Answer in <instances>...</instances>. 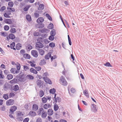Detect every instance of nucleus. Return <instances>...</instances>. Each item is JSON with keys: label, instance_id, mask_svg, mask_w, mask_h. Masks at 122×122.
I'll list each match as a JSON object with an SVG mask.
<instances>
[{"label": "nucleus", "instance_id": "864d4df0", "mask_svg": "<svg viewBox=\"0 0 122 122\" xmlns=\"http://www.w3.org/2000/svg\"><path fill=\"white\" fill-rule=\"evenodd\" d=\"M68 37L69 45L70 46H71V39L69 35H68Z\"/></svg>", "mask_w": 122, "mask_h": 122}, {"label": "nucleus", "instance_id": "6e6552de", "mask_svg": "<svg viewBox=\"0 0 122 122\" xmlns=\"http://www.w3.org/2000/svg\"><path fill=\"white\" fill-rule=\"evenodd\" d=\"M43 79L45 82L47 83L50 84H51L52 83L51 80L47 77H43Z\"/></svg>", "mask_w": 122, "mask_h": 122}, {"label": "nucleus", "instance_id": "e2e57ef3", "mask_svg": "<svg viewBox=\"0 0 122 122\" xmlns=\"http://www.w3.org/2000/svg\"><path fill=\"white\" fill-rule=\"evenodd\" d=\"M48 74L47 72H46L43 74V77H47L48 76Z\"/></svg>", "mask_w": 122, "mask_h": 122}, {"label": "nucleus", "instance_id": "f3484780", "mask_svg": "<svg viewBox=\"0 0 122 122\" xmlns=\"http://www.w3.org/2000/svg\"><path fill=\"white\" fill-rule=\"evenodd\" d=\"M61 98L59 97H57L55 99H54L53 103H54L55 102V103H56L57 102H61Z\"/></svg>", "mask_w": 122, "mask_h": 122}, {"label": "nucleus", "instance_id": "2eb2a0df", "mask_svg": "<svg viewBox=\"0 0 122 122\" xmlns=\"http://www.w3.org/2000/svg\"><path fill=\"white\" fill-rule=\"evenodd\" d=\"M38 51L39 54L41 56H43L45 53V51L44 50L42 49L38 48L37 49Z\"/></svg>", "mask_w": 122, "mask_h": 122}, {"label": "nucleus", "instance_id": "3c124183", "mask_svg": "<svg viewBox=\"0 0 122 122\" xmlns=\"http://www.w3.org/2000/svg\"><path fill=\"white\" fill-rule=\"evenodd\" d=\"M30 7V6H26L24 8L23 10L25 11H27L28 10Z\"/></svg>", "mask_w": 122, "mask_h": 122}, {"label": "nucleus", "instance_id": "f704fd0d", "mask_svg": "<svg viewBox=\"0 0 122 122\" xmlns=\"http://www.w3.org/2000/svg\"><path fill=\"white\" fill-rule=\"evenodd\" d=\"M24 57L27 59H30V55L27 54H25L24 55Z\"/></svg>", "mask_w": 122, "mask_h": 122}, {"label": "nucleus", "instance_id": "603ef678", "mask_svg": "<svg viewBox=\"0 0 122 122\" xmlns=\"http://www.w3.org/2000/svg\"><path fill=\"white\" fill-rule=\"evenodd\" d=\"M54 36L53 35H51L49 37V39L50 41H53L54 39Z\"/></svg>", "mask_w": 122, "mask_h": 122}, {"label": "nucleus", "instance_id": "5fc2aeb1", "mask_svg": "<svg viewBox=\"0 0 122 122\" xmlns=\"http://www.w3.org/2000/svg\"><path fill=\"white\" fill-rule=\"evenodd\" d=\"M10 15V14H9V15H8L6 13H5L4 14V16L6 18H10V16H9V15Z\"/></svg>", "mask_w": 122, "mask_h": 122}, {"label": "nucleus", "instance_id": "58836bf2", "mask_svg": "<svg viewBox=\"0 0 122 122\" xmlns=\"http://www.w3.org/2000/svg\"><path fill=\"white\" fill-rule=\"evenodd\" d=\"M48 28L49 29H52L53 28V25L52 23H51L48 26Z\"/></svg>", "mask_w": 122, "mask_h": 122}, {"label": "nucleus", "instance_id": "dca6fc26", "mask_svg": "<svg viewBox=\"0 0 122 122\" xmlns=\"http://www.w3.org/2000/svg\"><path fill=\"white\" fill-rule=\"evenodd\" d=\"M47 115V112H45L44 111H43L41 113L42 117L43 118H45L46 117Z\"/></svg>", "mask_w": 122, "mask_h": 122}, {"label": "nucleus", "instance_id": "a211bd4d", "mask_svg": "<svg viewBox=\"0 0 122 122\" xmlns=\"http://www.w3.org/2000/svg\"><path fill=\"white\" fill-rule=\"evenodd\" d=\"M4 21L5 23L8 24H10L12 23L11 20L10 19H7L5 18Z\"/></svg>", "mask_w": 122, "mask_h": 122}, {"label": "nucleus", "instance_id": "423d86ee", "mask_svg": "<svg viewBox=\"0 0 122 122\" xmlns=\"http://www.w3.org/2000/svg\"><path fill=\"white\" fill-rule=\"evenodd\" d=\"M43 44L41 42H36V48H42L44 47Z\"/></svg>", "mask_w": 122, "mask_h": 122}, {"label": "nucleus", "instance_id": "6e6d98bb", "mask_svg": "<svg viewBox=\"0 0 122 122\" xmlns=\"http://www.w3.org/2000/svg\"><path fill=\"white\" fill-rule=\"evenodd\" d=\"M7 9L8 10L9 9L11 10L10 11H11L14 12L15 11V9L14 8H9V7H8L7 8Z\"/></svg>", "mask_w": 122, "mask_h": 122}, {"label": "nucleus", "instance_id": "052dcab7", "mask_svg": "<svg viewBox=\"0 0 122 122\" xmlns=\"http://www.w3.org/2000/svg\"><path fill=\"white\" fill-rule=\"evenodd\" d=\"M1 35L5 37H6L7 35V34L6 33H5L4 32H1L0 33Z\"/></svg>", "mask_w": 122, "mask_h": 122}, {"label": "nucleus", "instance_id": "0eeeda50", "mask_svg": "<svg viewBox=\"0 0 122 122\" xmlns=\"http://www.w3.org/2000/svg\"><path fill=\"white\" fill-rule=\"evenodd\" d=\"M17 108L16 106H13L10 108V111L9 112L10 113L14 114V112L17 109Z\"/></svg>", "mask_w": 122, "mask_h": 122}, {"label": "nucleus", "instance_id": "7ed1b4c3", "mask_svg": "<svg viewBox=\"0 0 122 122\" xmlns=\"http://www.w3.org/2000/svg\"><path fill=\"white\" fill-rule=\"evenodd\" d=\"M12 87V86L11 85L6 82L5 83L3 89L4 91H6L9 89L11 88Z\"/></svg>", "mask_w": 122, "mask_h": 122}, {"label": "nucleus", "instance_id": "79ce46f5", "mask_svg": "<svg viewBox=\"0 0 122 122\" xmlns=\"http://www.w3.org/2000/svg\"><path fill=\"white\" fill-rule=\"evenodd\" d=\"M50 34L51 35H52L54 36H55L56 34V32L55 30L54 29H53L51 31Z\"/></svg>", "mask_w": 122, "mask_h": 122}, {"label": "nucleus", "instance_id": "37998d69", "mask_svg": "<svg viewBox=\"0 0 122 122\" xmlns=\"http://www.w3.org/2000/svg\"><path fill=\"white\" fill-rule=\"evenodd\" d=\"M37 25L38 26V28H42L44 27V24L43 23H41L38 24Z\"/></svg>", "mask_w": 122, "mask_h": 122}, {"label": "nucleus", "instance_id": "9b49d317", "mask_svg": "<svg viewBox=\"0 0 122 122\" xmlns=\"http://www.w3.org/2000/svg\"><path fill=\"white\" fill-rule=\"evenodd\" d=\"M18 80L16 77L10 81V83L12 84L17 83L19 82Z\"/></svg>", "mask_w": 122, "mask_h": 122}, {"label": "nucleus", "instance_id": "20e7f679", "mask_svg": "<svg viewBox=\"0 0 122 122\" xmlns=\"http://www.w3.org/2000/svg\"><path fill=\"white\" fill-rule=\"evenodd\" d=\"M91 110L92 112L94 113L97 112V111L98 108L96 105L94 104H92L91 107Z\"/></svg>", "mask_w": 122, "mask_h": 122}, {"label": "nucleus", "instance_id": "393cba45", "mask_svg": "<svg viewBox=\"0 0 122 122\" xmlns=\"http://www.w3.org/2000/svg\"><path fill=\"white\" fill-rule=\"evenodd\" d=\"M30 72L33 73L35 74H37V71L33 68H30Z\"/></svg>", "mask_w": 122, "mask_h": 122}, {"label": "nucleus", "instance_id": "49530a36", "mask_svg": "<svg viewBox=\"0 0 122 122\" xmlns=\"http://www.w3.org/2000/svg\"><path fill=\"white\" fill-rule=\"evenodd\" d=\"M43 38L42 37H38L37 39V42H42L43 40L42 39Z\"/></svg>", "mask_w": 122, "mask_h": 122}, {"label": "nucleus", "instance_id": "1a4fd4ad", "mask_svg": "<svg viewBox=\"0 0 122 122\" xmlns=\"http://www.w3.org/2000/svg\"><path fill=\"white\" fill-rule=\"evenodd\" d=\"M32 55L34 57L37 58L38 57V54L37 51L36 50H32L31 52Z\"/></svg>", "mask_w": 122, "mask_h": 122}, {"label": "nucleus", "instance_id": "5701e85b", "mask_svg": "<svg viewBox=\"0 0 122 122\" xmlns=\"http://www.w3.org/2000/svg\"><path fill=\"white\" fill-rule=\"evenodd\" d=\"M46 63V60L45 59H43L41 60L39 63V65L40 66H42L45 65Z\"/></svg>", "mask_w": 122, "mask_h": 122}, {"label": "nucleus", "instance_id": "f03ea898", "mask_svg": "<svg viewBox=\"0 0 122 122\" xmlns=\"http://www.w3.org/2000/svg\"><path fill=\"white\" fill-rule=\"evenodd\" d=\"M60 82L62 85L66 86L67 84V82L66 80L65 77L63 76H61L60 79Z\"/></svg>", "mask_w": 122, "mask_h": 122}, {"label": "nucleus", "instance_id": "bb28decb", "mask_svg": "<svg viewBox=\"0 0 122 122\" xmlns=\"http://www.w3.org/2000/svg\"><path fill=\"white\" fill-rule=\"evenodd\" d=\"M44 8V5L43 4H40L38 8V9L39 10H43Z\"/></svg>", "mask_w": 122, "mask_h": 122}, {"label": "nucleus", "instance_id": "4c0bfd02", "mask_svg": "<svg viewBox=\"0 0 122 122\" xmlns=\"http://www.w3.org/2000/svg\"><path fill=\"white\" fill-rule=\"evenodd\" d=\"M56 90L55 89L53 88L51 89L50 90V93L51 94H54L56 92Z\"/></svg>", "mask_w": 122, "mask_h": 122}, {"label": "nucleus", "instance_id": "bf43d9fd", "mask_svg": "<svg viewBox=\"0 0 122 122\" xmlns=\"http://www.w3.org/2000/svg\"><path fill=\"white\" fill-rule=\"evenodd\" d=\"M43 111V109L42 108H41L39 109V111L38 112V114L39 115H41V112L42 111Z\"/></svg>", "mask_w": 122, "mask_h": 122}, {"label": "nucleus", "instance_id": "f257e3e1", "mask_svg": "<svg viewBox=\"0 0 122 122\" xmlns=\"http://www.w3.org/2000/svg\"><path fill=\"white\" fill-rule=\"evenodd\" d=\"M17 77L19 81L24 82L26 80V78L25 77V75L24 74H21V73H20L19 75L17 76Z\"/></svg>", "mask_w": 122, "mask_h": 122}, {"label": "nucleus", "instance_id": "338daca9", "mask_svg": "<svg viewBox=\"0 0 122 122\" xmlns=\"http://www.w3.org/2000/svg\"><path fill=\"white\" fill-rule=\"evenodd\" d=\"M4 30L6 31L8 30L9 28V26L7 25H5L4 26Z\"/></svg>", "mask_w": 122, "mask_h": 122}, {"label": "nucleus", "instance_id": "f8f14e48", "mask_svg": "<svg viewBox=\"0 0 122 122\" xmlns=\"http://www.w3.org/2000/svg\"><path fill=\"white\" fill-rule=\"evenodd\" d=\"M11 72L14 74H18L19 73V71L17 70L15 68H12L10 70Z\"/></svg>", "mask_w": 122, "mask_h": 122}, {"label": "nucleus", "instance_id": "cd10ccee", "mask_svg": "<svg viewBox=\"0 0 122 122\" xmlns=\"http://www.w3.org/2000/svg\"><path fill=\"white\" fill-rule=\"evenodd\" d=\"M51 56V53H49L45 56V58L46 60H48L49 59L50 57Z\"/></svg>", "mask_w": 122, "mask_h": 122}, {"label": "nucleus", "instance_id": "4d7b16f0", "mask_svg": "<svg viewBox=\"0 0 122 122\" xmlns=\"http://www.w3.org/2000/svg\"><path fill=\"white\" fill-rule=\"evenodd\" d=\"M10 45L11 48L12 49L13 48H14L15 46V43L14 42H13L10 44Z\"/></svg>", "mask_w": 122, "mask_h": 122}, {"label": "nucleus", "instance_id": "4be33fe9", "mask_svg": "<svg viewBox=\"0 0 122 122\" xmlns=\"http://www.w3.org/2000/svg\"><path fill=\"white\" fill-rule=\"evenodd\" d=\"M39 30L41 33L47 32L48 31V29L45 28H44L42 29H40Z\"/></svg>", "mask_w": 122, "mask_h": 122}, {"label": "nucleus", "instance_id": "9d476101", "mask_svg": "<svg viewBox=\"0 0 122 122\" xmlns=\"http://www.w3.org/2000/svg\"><path fill=\"white\" fill-rule=\"evenodd\" d=\"M43 83L44 81L40 80H37L36 81L37 85L39 87H41V86H43Z\"/></svg>", "mask_w": 122, "mask_h": 122}, {"label": "nucleus", "instance_id": "c03bdc74", "mask_svg": "<svg viewBox=\"0 0 122 122\" xmlns=\"http://www.w3.org/2000/svg\"><path fill=\"white\" fill-rule=\"evenodd\" d=\"M46 16L48 18V19L50 20L51 21L52 20L51 17L48 14H46Z\"/></svg>", "mask_w": 122, "mask_h": 122}, {"label": "nucleus", "instance_id": "774afa93", "mask_svg": "<svg viewBox=\"0 0 122 122\" xmlns=\"http://www.w3.org/2000/svg\"><path fill=\"white\" fill-rule=\"evenodd\" d=\"M29 63L30 64V66L32 67H35L36 65L35 64H34L31 61H30Z\"/></svg>", "mask_w": 122, "mask_h": 122}, {"label": "nucleus", "instance_id": "c9c22d12", "mask_svg": "<svg viewBox=\"0 0 122 122\" xmlns=\"http://www.w3.org/2000/svg\"><path fill=\"white\" fill-rule=\"evenodd\" d=\"M13 77V76L11 74L8 75L7 76V79L8 80H10L12 79Z\"/></svg>", "mask_w": 122, "mask_h": 122}, {"label": "nucleus", "instance_id": "aec40b11", "mask_svg": "<svg viewBox=\"0 0 122 122\" xmlns=\"http://www.w3.org/2000/svg\"><path fill=\"white\" fill-rule=\"evenodd\" d=\"M53 110L52 109H49L47 111L48 114L49 116L52 115L53 114Z\"/></svg>", "mask_w": 122, "mask_h": 122}, {"label": "nucleus", "instance_id": "c756f323", "mask_svg": "<svg viewBox=\"0 0 122 122\" xmlns=\"http://www.w3.org/2000/svg\"><path fill=\"white\" fill-rule=\"evenodd\" d=\"M26 20L28 21H30L31 20V18L30 16L29 15H27L26 16Z\"/></svg>", "mask_w": 122, "mask_h": 122}, {"label": "nucleus", "instance_id": "7c9ffc66", "mask_svg": "<svg viewBox=\"0 0 122 122\" xmlns=\"http://www.w3.org/2000/svg\"><path fill=\"white\" fill-rule=\"evenodd\" d=\"M32 48V46L30 44H28L26 47V49L28 51H30Z\"/></svg>", "mask_w": 122, "mask_h": 122}, {"label": "nucleus", "instance_id": "a19ab883", "mask_svg": "<svg viewBox=\"0 0 122 122\" xmlns=\"http://www.w3.org/2000/svg\"><path fill=\"white\" fill-rule=\"evenodd\" d=\"M23 116H17V119L19 121H22L23 120Z\"/></svg>", "mask_w": 122, "mask_h": 122}, {"label": "nucleus", "instance_id": "a18cd8bd", "mask_svg": "<svg viewBox=\"0 0 122 122\" xmlns=\"http://www.w3.org/2000/svg\"><path fill=\"white\" fill-rule=\"evenodd\" d=\"M3 97L5 100H7L8 98V94H4L3 95Z\"/></svg>", "mask_w": 122, "mask_h": 122}, {"label": "nucleus", "instance_id": "09e8293b", "mask_svg": "<svg viewBox=\"0 0 122 122\" xmlns=\"http://www.w3.org/2000/svg\"><path fill=\"white\" fill-rule=\"evenodd\" d=\"M42 101L44 103H45L47 101V99L45 97H43L42 99Z\"/></svg>", "mask_w": 122, "mask_h": 122}, {"label": "nucleus", "instance_id": "69168bd1", "mask_svg": "<svg viewBox=\"0 0 122 122\" xmlns=\"http://www.w3.org/2000/svg\"><path fill=\"white\" fill-rule=\"evenodd\" d=\"M16 68L17 69V70L19 71L20 69V66L19 63H18V64L16 66Z\"/></svg>", "mask_w": 122, "mask_h": 122}, {"label": "nucleus", "instance_id": "680f3d73", "mask_svg": "<svg viewBox=\"0 0 122 122\" xmlns=\"http://www.w3.org/2000/svg\"><path fill=\"white\" fill-rule=\"evenodd\" d=\"M5 107L4 106L1 107L0 108V110L1 111H5Z\"/></svg>", "mask_w": 122, "mask_h": 122}, {"label": "nucleus", "instance_id": "b1692460", "mask_svg": "<svg viewBox=\"0 0 122 122\" xmlns=\"http://www.w3.org/2000/svg\"><path fill=\"white\" fill-rule=\"evenodd\" d=\"M29 114L31 116H36V113L35 112L31 111L29 112Z\"/></svg>", "mask_w": 122, "mask_h": 122}, {"label": "nucleus", "instance_id": "a878e982", "mask_svg": "<svg viewBox=\"0 0 122 122\" xmlns=\"http://www.w3.org/2000/svg\"><path fill=\"white\" fill-rule=\"evenodd\" d=\"M22 47L21 44L20 43L17 44L16 46V49L17 50H19L21 49Z\"/></svg>", "mask_w": 122, "mask_h": 122}, {"label": "nucleus", "instance_id": "8fccbe9b", "mask_svg": "<svg viewBox=\"0 0 122 122\" xmlns=\"http://www.w3.org/2000/svg\"><path fill=\"white\" fill-rule=\"evenodd\" d=\"M49 46L51 47H54L55 46V44L53 42L50 43L49 44Z\"/></svg>", "mask_w": 122, "mask_h": 122}, {"label": "nucleus", "instance_id": "13d9d810", "mask_svg": "<svg viewBox=\"0 0 122 122\" xmlns=\"http://www.w3.org/2000/svg\"><path fill=\"white\" fill-rule=\"evenodd\" d=\"M104 66H111L112 67V66L108 62H107L106 63L104 64Z\"/></svg>", "mask_w": 122, "mask_h": 122}, {"label": "nucleus", "instance_id": "6ab92c4d", "mask_svg": "<svg viewBox=\"0 0 122 122\" xmlns=\"http://www.w3.org/2000/svg\"><path fill=\"white\" fill-rule=\"evenodd\" d=\"M51 106L49 104H46L43 106L44 108L46 109H47L48 108L51 107Z\"/></svg>", "mask_w": 122, "mask_h": 122}, {"label": "nucleus", "instance_id": "72a5a7b5", "mask_svg": "<svg viewBox=\"0 0 122 122\" xmlns=\"http://www.w3.org/2000/svg\"><path fill=\"white\" fill-rule=\"evenodd\" d=\"M59 108V107L56 103H55V104L54 105V110L55 111H57Z\"/></svg>", "mask_w": 122, "mask_h": 122}, {"label": "nucleus", "instance_id": "39448f33", "mask_svg": "<svg viewBox=\"0 0 122 122\" xmlns=\"http://www.w3.org/2000/svg\"><path fill=\"white\" fill-rule=\"evenodd\" d=\"M14 100L12 99H10L6 102V104L7 106H10L13 105L14 103Z\"/></svg>", "mask_w": 122, "mask_h": 122}, {"label": "nucleus", "instance_id": "412c9836", "mask_svg": "<svg viewBox=\"0 0 122 122\" xmlns=\"http://www.w3.org/2000/svg\"><path fill=\"white\" fill-rule=\"evenodd\" d=\"M8 37L10 39H11V40H13L15 38V35L12 34H9Z\"/></svg>", "mask_w": 122, "mask_h": 122}, {"label": "nucleus", "instance_id": "0e129e2a", "mask_svg": "<svg viewBox=\"0 0 122 122\" xmlns=\"http://www.w3.org/2000/svg\"><path fill=\"white\" fill-rule=\"evenodd\" d=\"M40 34L38 32H35L33 33V35L34 36H38Z\"/></svg>", "mask_w": 122, "mask_h": 122}, {"label": "nucleus", "instance_id": "e433bc0d", "mask_svg": "<svg viewBox=\"0 0 122 122\" xmlns=\"http://www.w3.org/2000/svg\"><path fill=\"white\" fill-rule=\"evenodd\" d=\"M44 95V92L42 90H40L39 91V96L40 97H42Z\"/></svg>", "mask_w": 122, "mask_h": 122}, {"label": "nucleus", "instance_id": "c85d7f7f", "mask_svg": "<svg viewBox=\"0 0 122 122\" xmlns=\"http://www.w3.org/2000/svg\"><path fill=\"white\" fill-rule=\"evenodd\" d=\"M83 93L87 97H89V95L88 93L87 90H85L83 91Z\"/></svg>", "mask_w": 122, "mask_h": 122}, {"label": "nucleus", "instance_id": "2f4dec72", "mask_svg": "<svg viewBox=\"0 0 122 122\" xmlns=\"http://www.w3.org/2000/svg\"><path fill=\"white\" fill-rule=\"evenodd\" d=\"M26 77L28 79L30 80H32L33 79L34 76L30 75H28L26 76Z\"/></svg>", "mask_w": 122, "mask_h": 122}, {"label": "nucleus", "instance_id": "ea45409f", "mask_svg": "<svg viewBox=\"0 0 122 122\" xmlns=\"http://www.w3.org/2000/svg\"><path fill=\"white\" fill-rule=\"evenodd\" d=\"M8 5L9 7L11 8L13 7L14 3L13 2L10 1L8 2Z\"/></svg>", "mask_w": 122, "mask_h": 122}, {"label": "nucleus", "instance_id": "473e14b6", "mask_svg": "<svg viewBox=\"0 0 122 122\" xmlns=\"http://www.w3.org/2000/svg\"><path fill=\"white\" fill-rule=\"evenodd\" d=\"M19 89V87L18 85H16L14 86V87L13 89V90L15 92H16Z\"/></svg>", "mask_w": 122, "mask_h": 122}, {"label": "nucleus", "instance_id": "4468645a", "mask_svg": "<svg viewBox=\"0 0 122 122\" xmlns=\"http://www.w3.org/2000/svg\"><path fill=\"white\" fill-rule=\"evenodd\" d=\"M44 21V19L42 17H40L37 20V22L38 23L43 22Z\"/></svg>", "mask_w": 122, "mask_h": 122}, {"label": "nucleus", "instance_id": "de8ad7c7", "mask_svg": "<svg viewBox=\"0 0 122 122\" xmlns=\"http://www.w3.org/2000/svg\"><path fill=\"white\" fill-rule=\"evenodd\" d=\"M11 33H14L16 32V29L15 28H12L10 30Z\"/></svg>", "mask_w": 122, "mask_h": 122}, {"label": "nucleus", "instance_id": "ddd939ff", "mask_svg": "<svg viewBox=\"0 0 122 122\" xmlns=\"http://www.w3.org/2000/svg\"><path fill=\"white\" fill-rule=\"evenodd\" d=\"M38 108L39 107L37 105L34 104L32 106V110L34 111H36L38 109Z\"/></svg>", "mask_w": 122, "mask_h": 122}]
</instances>
